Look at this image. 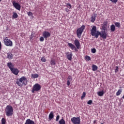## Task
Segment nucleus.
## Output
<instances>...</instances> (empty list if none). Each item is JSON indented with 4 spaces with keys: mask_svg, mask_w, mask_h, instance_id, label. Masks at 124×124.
<instances>
[{
    "mask_svg": "<svg viewBox=\"0 0 124 124\" xmlns=\"http://www.w3.org/2000/svg\"><path fill=\"white\" fill-rule=\"evenodd\" d=\"M91 31L92 36H95L96 38H98L99 35H100L101 37L103 38V39H106V38L107 37V34L105 30L104 31H102L101 32L98 31H96V26H93L92 27Z\"/></svg>",
    "mask_w": 124,
    "mask_h": 124,
    "instance_id": "obj_1",
    "label": "nucleus"
},
{
    "mask_svg": "<svg viewBox=\"0 0 124 124\" xmlns=\"http://www.w3.org/2000/svg\"><path fill=\"white\" fill-rule=\"evenodd\" d=\"M119 71V67L116 66L115 69V73H117Z\"/></svg>",
    "mask_w": 124,
    "mask_h": 124,
    "instance_id": "obj_37",
    "label": "nucleus"
},
{
    "mask_svg": "<svg viewBox=\"0 0 124 124\" xmlns=\"http://www.w3.org/2000/svg\"><path fill=\"white\" fill-rule=\"evenodd\" d=\"M85 97H86V92H83L82 93V95L81 97V99L82 100Z\"/></svg>",
    "mask_w": 124,
    "mask_h": 124,
    "instance_id": "obj_28",
    "label": "nucleus"
},
{
    "mask_svg": "<svg viewBox=\"0 0 124 124\" xmlns=\"http://www.w3.org/2000/svg\"><path fill=\"white\" fill-rule=\"evenodd\" d=\"M12 4L16 9H17V10H21V5H20V4L16 2L15 1H13Z\"/></svg>",
    "mask_w": 124,
    "mask_h": 124,
    "instance_id": "obj_9",
    "label": "nucleus"
},
{
    "mask_svg": "<svg viewBox=\"0 0 124 124\" xmlns=\"http://www.w3.org/2000/svg\"><path fill=\"white\" fill-rule=\"evenodd\" d=\"M28 16H32L33 14L31 12H29L27 13Z\"/></svg>",
    "mask_w": 124,
    "mask_h": 124,
    "instance_id": "obj_35",
    "label": "nucleus"
},
{
    "mask_svg": "<svg viewBox=\"0 0 124 124\" xmlns=\"http://www.w3.org/2000/svg\"><path fill=\"white\" fill-rule=\"evenodd\" d=\"M121 93H122V90H119L116 93V95H120V94H121Z\"/></svg>",
    "mask_w": 124,
    "mask_h": 124,
    "instance_id": "obj_31",
    "label": "nucleus"
},
{
    "mask_svg": "<svg viewBox=\"0 0 124 124\" xmlns=\"http://www.w3.org/2000/svg\"><path fill=\"white\" fill-rule=\"evenodd\" d=\"M5 112L7 117H10L13 115V108L10 105H8L5 109Z\"/></svg>",
    "mask_w": 124,
    "mask_h": 124,
    "instance_id": "obj_4",
    "label": "nucleus"
},
{
    "mask_svg": "<svg viewBox=\"0 0 124 124\" xmlns=\"http://www.w3.org/2000/svg\"><path fill=\"white\" fill-rule=\"evenodd\" d=\"M7 55V59H8V60H12L13 59V54L12 53L9 52Z\"/></svg>",
    "mask_w": 124,
    "mask_h": 124,
    "instance_id": "obj_16",
    "label": "nucleus"
},
{
    "mask_svg": "<svg viewBox=\"0 0 124 124\" xmlns=\"http://www.w3.org/2000/svg\"><path fill=\"white\" fill-rule=\"evenodd\" d=\"M25 124H35L34 121L31 120L30 119H28L26 120Z\"/></svg>",
    "mask_w": 124,
    "mask_h": 124,
    "instance_id": "obj_15",
    "label": "nucleus"
},
{
    "mask_svg": "<svg viewBox=\"0 0 124 124\" xmlns=\"http://www.w3.org/2000/svg\"><path fill=\"white\" fill-rule=\"evenodd\" d=\"M92 103H93V101L92 100H90L87 102V104H89V105H91Z\"/></svg>",
    "mask_w": 124,
    "mask_h": 124,
    "instance_id": "obj_34",
    "label": "nucleus"
},
{
    "mask_svg": "<svg viewBox=\"0 0 124 124\" xmlns=\"http://www.w3.org/2000/svg\"><path fill=\"white\" fill-rule=\"evenodd\" d=\"M40 90H41V86L38 83H36L33 86L31 93H34V92H38Z\"/></svg>",
    "mask_w": 124,
    "mask_h": 124,
    "instance_id": "obj_7",
    "label": "nucleus"
},
{
    "mask_svg": "<svg viewBox=\"0 0 124 124\" xmlns=\"http://www.w3.org/2000/svg\"><path fill=\"white\" fill-rule=\"evenodd\" d=\"M43 36L45 38V39H47L48 38L51 36V34L50 32L47 31H44L43 32Z\"/></svg>",
    "mask_w": 124,
    "mask_h": 124,
    "instance_id": "obj_10",
    "label": "nucleus"
},
{
    "mask_svg": "<svg viewBox=\"0 0 124 124\" xmlns=\"http://www.w3.org/2000/svg\"><path fill=\"white\" fill-rule=\"evenodd\" d=\"M71 121L73 124H80L81 123L80 117H73L71 119Z\"/></svg>",
    "mask_w": 124,
    "mask_h": 124,
    "instance_id": "obj_8",
    "label": "nucleus"
},
{
    "mask_svg": "<svg viewBox=\"0 0 124 124\" xmlns=\"http://www.w3.org/2000/svg\"><path fill=\"white\" fill-rule=\"evenodd\" d=\"M105 26H106L107 25H106V24H105Z\"/></svg>",
    "mask_w": 124,
    "mask_h": 124,
    "instance_id": "obj_45",
    "label": "nucleus"
},
{
    "mask_svg": "<svg viewBox=\"0 0 124 124\" xmlns=\"http://www.w3.org/2000/svg\"><path fill=\"white\" fill-rule=\"evenodd\" d=\"M59 124H65V121L64 119H62L59 121Z\"/></svg>",
    "mask_w": 124,
    "mask_h": 124,
    "instance_id": "obj_23",
    "label": "nucleus"
},
{
    "mask_svg": "<svg viewBox=\"0 0 124 124\" xmlns=\"http://www.w3.org/2000/svg\"><path fill=\"white\" fill-rule=\"evenodd\" d=\"M54 118V112H53V111H51L49 115H48V119L49 120V121H51V120H52V119Z\"/></svg>",
    "mask_w": 124,
    "mask_h": 124,
    "instance_id": "obj_17",
    "label": "nucleus"
},
{
    "mask_svg": "<svg viewBox=\"0 0 124 124\" xmlns=\"http://www.w3.org/2000/svg\"><path fill=\"white\" fill-rule=\"evenodd\" d=\"M13 18L16 19L18 17V14L14 12L13 13Z\"/></svg>",
    "mask_w": 124,
    "mask_h": 124,
    "instance_id": "obj_22",
    "label": "nucleus"
},
{
    "mask_svg": "<svg viewBox=\"0 0 124 124\" xmlns=\"http://www.w3.org/2000/svg\"><path fill=\"white\" fill-rule=\"evenodd\" d=\"M91 52L92 53H93V54H94L96 52V49L95 48H92L91 49Z\"/></svg>",
    "mask_w": 124,
    "mask_h": 124,
    "instance_id": "obj_30",
    "label": "nucleus"
},
{
    "mask_svg": "<svg viewBox=\"0 0 124 124\" xmlns=\"http://www.w3.org/2000/svg\"><path fill=\"white\" fill-rule=\"evenodd\" d=\"M2 0H0V2L2 1Z\"/></svg>",
    "mask_w": 124,
    "mask_h": 124,
    "instance_id": "obj_44",
    "label": "nucleus"
},
{
    "mask_svg": "<svg viewBox=\"0 0 124 124\" xmlns=\"http://www.w3.org/2000/svg\"><path fill=\"white\" fill-rule=\"evenodd\" d=\"M67 86H69L70 85V81L69 80L67 81Z\"/></svg>",
    "mask_w": 124,
    "mask_h": 124,
    "instance_id": "obj_40",
    "label": "nucleus"
},
{
    "mask_svg": "<svg viewBox=\"0 0 124 124\" xmlns=\"http://www.w3.org/2000/svg\"><path fill=\"white\" fill-rule=\"evenodd\" d=\"M115 26L117 27V28L121 27V24L119 22H116L115 23Z\"/></svg>",
    "mask_w": 124,
    "mask_h": 124,
    "instance_id": "obj_27",
    "label": "nucleus"
},
{
    "mask_svg": "<svg viewBox=\"0 0 124 124\" xmlns=\"http://www.w3.org/2000/svg\"><path fill=\"white\" fill-rule=\"evenodd\" d=\"M110 31H112V32H114V31H116V27L114 25V24L110 26Z\"/></svg>",
    "mask_w": 124,
    "mask_h": 124,
    "instance_id": "obj_18",
    "label": "nucleus"
},
{
    "mask_svg": "<svg viewBox=\"0 0 124 124\" xmlns=\"http://www.w3.org/2000/svg\"><path fill=\"white\" fill-rule=\"evenodd\" d=\"M98 67L96 65H92V70L93 71H96L97 70Z\"/></svg>",
    "mask_w": 124,
    "mask_h": 124,
    "instance_id": "obj_20",
    "label": "nucleus"
},
{
    "mask_svg": "<svg viewBox=\"0 0 124 124\" xmlns=\"http://www.w3.org/2000/svg\"><path fill=\"white\" fill-rule=\"evenodd\" d=\"M74 44L75 46L72 43H68V46L71 48L72 50L77 51V49H80V42H79V40L77 39H75L74 41Z\"/></svg>",
    "mask_w": 124,
    "mask_h": 124,
    "instance_id": "obj_2",
    "label": "nucleus"
},
{
    "mask_svg": "<svg viewBox=\"0 0 124 124\" xmlns=\"http://www.w3.org/2000/svg\"><path fill=\"white\" fill-rule=\"evenodd\" d=\"M110 1H111V2H113V3H117L118 2V0H109Z\"/></svg>",
    "mask_w": 124,
    "mask_h": 124,
    "instance_id": "obj_33",
    "label": "nucleus"
},
{
    "mask_svg": "<svg viewBox=\"0 0 124 124\" xmlns=\"http://www.w3.org/2000/svg\"><path fill=\"white\" fill-rule=\"evenodd\" d=\"M40 41H41V42H43V41H44V37H41L40 38Z\"/></svg>",
    "mask_w": 124,
    "mask_h": 124,
    "instance_id": "obj_36",
    "label": "nucleus"
},
{
    "mask_svg": "<svg viewBox=\"0 0 124 124\" xmlns=\"http://www.w3.org/2000/svg\"><path fill=\"white\" fill-rule=\"evenodd\" d=\"M7 66L9 67V69L11 71L12 69L14 68V64L12 63L11 62H9L7 63Z\"/></svg>",
    "mask_w": 124,
    "mask_h": 124,
    "instance_id": "obj_14",
    "label": "nucleus"
},
{
    "mask_svg": "<svg viewBox=\"0 0 124 124\" xmlns=\"http://www.w3.org/2000/svg\"><path fill=\"white\" fill-rule=\"evenodd\" d=\"M11 72H12V73H13V74L16 76L18 75V74H19V72H20L19 69L16 68H14L13 69L11 70Z\"/></svg>",
    "mask_w": 124,
    "mask_h": 124,
    "instance_id": "obj_12",
    "label": "nucleus"
},
{
    "mask_svg": "<svg viewBox=\"0 0 124 124\" xmlns=\"http://www.w3.org/2000/svg\"><path fill=\"white\" fill-rule=\"evenodd\" d=\"M1 50V43L0 42V51Z\"/></svg>",
    "mask_w": 124,
    "mask_h": 124,
    "instance_id": "obj_42",
    "label": "nucleus"
},
{
    "mask_svg": "<svg viewBox=\"0 0 124 124\" xmlns=\"http://www.w3.org/2000/svg\"><path fill=\"white\" fill-rule=\"evenodd\" d=\"M31 78H33L34 79H35V78H38L39 77V75L37 74H31Z\"/></svg>",
    "mask_w": 124,
    "mask_h": 124,
    "instance_id": "obj_21",
    "label": "nucleus"
},
{
    "mask_svg": "<svg viewBox=\"0 0 124 124\" xmlns=\"http://www.w3.org/2000/svg\"><path fill=\"white\" fill-rule=\"evenodd\" d=\"M16 84L18 85L19 87H23L28 84V79L26 77H22L19 79H17Z\"/></svg>",
    "mask_w": 124,
    "mask_h": 124,
    "instance_id": "obj_3",
    "label": "nucleus"
},
{
    "mask_svg": "<svg viewBox=\"0 0 124 124\" xmlns=\"http://www.w3.org/2000/svg\"><path fill=\"white\" fill-rule=\"evenodd\" d=\"M97 94L99 96H103L104 94V91L103 90L97 92Z\"/></svg>",
    "mask_w": 124,
    "mask_h": 124,
    "instance_id": "obj_19",
    "label": "nucleus"
},
{
    "mask_svg": "<svg viewBox=\"0 0 124 124\" xmlns=\"http://www.w3.org/2000/svg\"><path fill=\"white\" fill-rule=\"evenodd\" d=\"M85 60L86 61H91V57L89 56H85Z\"/></svg>",
    "mask_w": 124,
    "mask_h": 124,
    "instance_id": "obj_29",
    "label": "nucleus"
},
{
    "mask_svg": "<svg viewBox=\"0 0 124 124\" xmlns=\"http://www.w3.org/2000/svg\"><path fill=\"white\" fill-rule=\"evenodd\" d=\"M50 64L51 65H56V62H55V60L52 59L50 61Z\"/></svg>",
    "mask_w": 124,
    "mask_h": 124,
    "instance_id": "obj_24",
    "label": "nucleus"
},
{
    "mask_svg": "<svg viewBox=\"0 0 124 124\" xmlns=\"http://www.w3.org/2000/svg\"><path fill=\"white\" fill-rule=\"evenodd\" d=\"M59 119H60V116L58 115L56 116V122H59Z\"/></svg>",
    "mask_w": 124,
    "mask_h": 124,
    "instance_id": "obj_39",
    "label": "nucleus"
},
{
    "mask_svg": "<svg viewBox=\"0 0 124 124\" xmlns=\"http://www.w3.org/2000/svg\"><path fill=\"white\" fill-rule=\"evenodd\" d=\"M84 30H85V25H84L77 30V36L78 38H81L82 34L84 32Z\"/></svg>",
    "mask_w": 124,
    "mask_h": 124,
    "instance_id": "obj_5",
    "label": "nucleus"
},
{
    "mask_svg": "<svg viewBox=\"0 0 124 124\" xmlns=\"http://www.w3.org/2000/svg\"><path fill=\"white\" fill-rule=\"evenodd\" d=\"M3 41L4 45L6 46H10L11 47L13 46V43L12 42V41H11L10 39H9L7 37L3 38Z\"/></svg>",
    "mask_w": 124,
    "mask_h": 124,
    "instance_id": "obj_6",
    "label": "nucleus"
},
{
    "mask_svg": "<svg viewBox=\"0 0 124 124\" xmlns=\"http://www.w3.org/2000/svg\"><path fill=\"white\" fill-rule=\"evenodd\" d=\"M6 124V120H5V118H2L1 119V124Z\"/></svg>",
    "mask_w": 124,
    "mask_h": 124,
    "instance_id": "obj_26",
    "label": "nucleus"
},
{
    "mask_svg": "<svg viewBox=\"0 0 124 124\" xmlns=\"http://www.w3.org/2000/svg\"><path fill=\"white\" fill-rule=\"evenodd\" d=\"M41 61L43 62H46V59H45L44 57H42L41 59Z\"/></svg>",
    "mask_w": 124,
    "mask_h": 124,
    "instance_id": "obj_32",
    "label": "nucleus"
},
{
    "mask_svg": "<svg viewBox=\"0 0 124 124\" xmlns=\"http://www.w3.org/2000/svg\"><path fill=\"white\" fill-rule=\"evenodd\" d=\"M65 54L66 55L67 59L69 61H71V60H72V56H73V54H72V53L68 52H66Z\"/></svg>",
    "mask_w": 124,
    "mask_h": 124,
    "instance_id": "obj_11",
    "label": "nucleus"
},
{
    "mask_svg": "<svg viewBox=\"0 0 124 124\" xmlns=\"http://www.w3.org/2000/svg\"><path fill=\"white\" fill-rule=\"evenodd\" d=\"M65 10L66 12H68V11H69V10H68L67 8H65Z\"/></svg>",
    "mask_w": 124,
    "mask_h": 124,
    "instance_id": "obj_41",
    "label": "nucleus"
},
{
    "mask_svg": "<svg viewBox=\"0 0 124 124\" xmlns=\"http://www.w3.org/2000/svg\"><path fill=\"white\" fill-rule=\"evenodd\" d=\"M96 16H97V15L96 14H94L93 16L91 17V23H94V21H95V19L96 18Z\"/></svg>",
    "mask_w": 124,
    "mask_h": 124,
    "instance_id": "obj_13",
    "label": "nucleus"
},
{
    "mask_svg": "<svg viewBox=\"0 0 124 124\" xmlns=\"http://www.w3.org/2000/svg\"><path fill=\"white\" fill-rule=\"evenodd\" d=\"M65 6L67 7V8H69V9H70L72 7V5H71L70 3H67Z\"/></svg>",
    "mask_w": 124,
    "mask_h": 124,
    "instance_id": "obj_25",
    "label": "nucleus"
},
{
    "mask_svg": "<svg viewBox=\"0 0 124 124\" xmlns=\"http://www.w3.org/2000/svg\"><path fill=\"white\" fill-rule=\"evenodd\" d=\"M96 123V120H94V121H93V124H95Z\"/></svg>",
    "mask_w": 124,
    "mask_h": 124,
    "instance_id": "obj_43",
    "label": "nucleus"
},
{
    "mask_svg": "<svg viewBox=\"0 0 124 124\" xmlns=\"http://www.w3.org/2000/svg\"><path fill=\"white\" fill-rule=\"evenodd\" d=\"M67 80H70V81L72 80V77L71 76H69L67 78Z\"/></svg>",
    "mask_w": 124,
    "mask_h": 124,
    "instance_id": "obj_38",
    "label": "nucleus"
}]
</instances>
